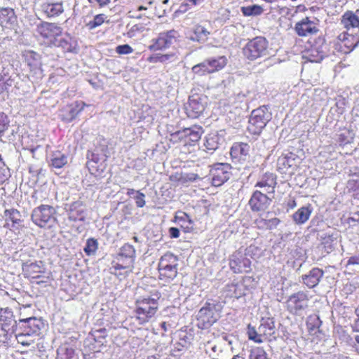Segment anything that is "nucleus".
<instances>
[{
    "instance_id": "f257e3e1",
    "label": "nucleus",
    "mask_w": 359,
    "mask_h": 359,
    "mask_svg": "<svg viewBox=\"0 0 359 359\" xmlns=\"http://www.w3.org/2000/svg\"><path fill=\"white\" fill-rule=\"evenodd\" d=\"M135 254V249L132 245L124 244L119 252L113 257L109 269V273L120 280L126 279L133 272Z\"/></svg>"
},
{
    "instance_id": "f03ea898",
    "label": "nucleus",
    "mask_w": 359,
    "mask_h": 359,
    "mask_svg": "<svg viewBox=\"0 0 359 359\" xmlns=\"http://www.w3.org/2000/svg\"><path fill=\"white\" fill-rule=\"evenodd\" d=\"M160 297V294L156 292L151 296H142L135 299L133 313L140 325H144L156 317L159 310Z\"/></svg>"
},
{
    "instance_id": "7ed1b4c3",
    "label": "nucleus",
    "mask_w": 359,
    "mask_h": 359,
    "mask_svg": "<svg viewBox=\"0 0 359 359\" xmlns=\"http://www.w3.org/2000/svg\"><path fill=\"white\" fill-rule=\"evenodd\" d=\"M223 309L221 302L212 300L206 302L200 309L196 317V325L200 329H208L215 323Z\"/></svg>"
},
{
    "instance_id": "20e7f679",
    "label": "nucleus",
    "mask_w": 359,
    "mask_h": 359,
    "mask_svg": "<svg viewBox=\"0 0 359 359\" xmlns=\"http://www.w3.org/2000/svg\"><path fill=\"white\" fill-rule=\"evenodd\" d=\"M158 270L160 280L170 282L178 273V257L170 252L165 253L159 259Z\"/></svg>"
},
{
    "instance_id": "39448f33",
    "label": "nucleus",
    "mask_w": 359,
    "mask_h": 359,
    "mask_svg": "<svg viewBox=\"0 0 359 359\" xmlns=\"http://www.w3.org/2000/svg\"><path fill=\"white\" fill-rule=\"evenodd\" d=\"M63 29L57 23L41 22L36 26L38 37L47 46H56L58 38L62 34Z\"/></svg>"
},
{
    "instance_id": "423d86ee",
    "label": "nucleus",
    "mask_w": 359,
    "mask_h": 359,
    "mask_svg": "<svg viewBox=\"0 0 359 359\" xmlns=\"http://www.w3.org/2000/svg\"><path fill=\"white\" fill-rule=\"evenodd\" d=\"M202 134V127L194 125L171 133L170 142L173 144L181 143L184 146H194L200 140Z\"/></svg>"
},
{
    "instance_id": "0eeeda50",
    "label": "nucleus",
    "mask_w": 359,
    "mask_h": 359,
    "mask_svg": "<svg viewBox=\"0 0 359 359\" xmlns=\"http://www.w3.org/2000/svg\"><path fill=\"white\" fill-rule=\"evenodd\" d=\"M270 118L271 114L266 106L252 110L248 121V131L254 135H259Z\"/></svg>"
},
{
    "instance_id": "6e6552de",
    "label": "nucleus",
    "mask_w": 359,
    "mask_h": 359,
    "mask_svg": "<svg viewBox=\"0 0 359 359\" xmlns=\"http://www.w3.org/2000/svg\"><path fill=\"white\" fill-rule=\"evenodd\" d=\"M269 41L264 36H256L250 40L243 48L245 57L251 61L265 57L268 54Z\"/></svg>"
},
{
    "instance_id": "1a4fd4ad",
    "label": "nucleus",
    "mask_w": 359,
    "mask_h": 359,
    "mask_svg": "<svg viewBox=\"0 0 359 359\" xmlns=\"http://www.w3.org/2000/svg\"><path fill=\"white\" fill-rule=\"evenodd\" d=\"M56 210L49 205H41L32 213V222L40 228L50 227L56 221Z\"/></svg>"
},
{
    "instance_id": "9d476101",
    "label": "nucleus",
    "mask_w": 359,
    "mask_h": 359,
    "mask_svg": "<svg viewBox=\"0 0 359 359\" xmlns=\"http://www.w3.org/2000/svg\"><path fill=\"white\" fill-rule=\"evenodd\" d=\"M358 43V34H351L348 32H343L334 40L333 47L338 52L346 54L351 52Z\"/></svg>"
},
{
    "instance_id": "9b49d317",
    "label": "nucleus",
    "mask_w": 359,
    "mask_h": 359,
    "mask_svg": "<svg viewBox=\"0 0 359 359\" xmlns=\"http://www.w3.org/2000/svg\"><path fill=\"white\" fill-rule=\"evenodd\" d=\"M309 301L308 294L299 291L289 296L285 302L286 309L291 314L299 315L308 307Z\"/></svg>"
},
{
    "instance_id": "f8f14e48",
    "label": "nucleus",
    "mask_w": 359,
    "mask_h": 359,
    "mask_svg": "<svg viewBox=\"0 0 359 359\" xmlns=\"http://www.w3.org/2000/svg\"><path fill=\"white\" fill-rule=\"evenodd\" d=\"M177 36V32L175 29L161 32L156 38L151 40L148 49L153 52L168 49L176 42Z\"/></svg>"
},
{
    "instance_id": "ddd939ff",
    "label": "nucleus",
    "mask_w": 359,
    "mask_h": 359,
    "mask_svg": "<svg viewBox=\"0 0 359 359\" xmlns=\"http://www.w3.org/2000/svg\"><path fill=\"white\" fill-rule=\"evenodd\" d=\"M231 169L229 163H217L212 165L210 170L212 184L220 187L224 184L230 178Z\"/></svg>"
},
{
    "instance_id": "4468645a",
    "label": "nucleus",
    "mask_w": 359,
    "mask_h": 359,
    "mask_svg": "<svg viewBox=\"0 0 359 359\" xmlns=\"http://www.w3.org/2000/svg\"><path fill=\"white\" fill-rule=\"evenodd\" d=\"M229 267L234 273H247L252 271V262L241 252H235L229 258Z\"/></svg>"
},
{
    "instance_id": "2eb2a0df",
    "label": "nucleus",
    "mask_w": 359,
    "mask_h": 359,
    "mask_svg": "<svg viewBox=\"0 0 359 359\" xmlns=\"http://www.w3.org/2000/svg\"><path fill=\"white\" fill-rule=\"evenodd\" d=\"M297 168V156L296 154L290 152L278 157L277 170L280 173L285 175H292Z\"/></svg>"
},
{
    "instance_id": "dca6fc26",
    "label": "nucleus",
    "mask_w": 359,
    "mask_h": 359,
    "mask_svg": "<svg viewBox=\"0 0 359 359\" xmlns=\"http://www.w3.org/2000/svg\"><path fill=\"white\" fill-rule=\"evenodd\" d=\"M205 102L202 96L194 94L189 97L185 106L186 114L189 118H196L199 117L205 109Z\"/></svg>"
},
{
    "instance_id": "f3484780",
    "label": "nucleus",
    "mask_w": 359,
    "mask_h": 359,
    "mask_svg": "<svg viewBox=\"0 0 359 359\" xmlns=\"http://www.w3.org/2000/svg\"><path fill=\"white\" fill-rule=\"evenodd\" d=\"M294 30L299 36L316 34L319 32L318 20H311L309 17L302 18L294 26Z\"/></svg>"
},
{
    "instance_id": "a211bd4d",
    "label": "nucleus",
    "mask_w": 359,
    "mask_h": 359,
    "mask_svg": "<svg viewBox=\"0 0 359 359\" xmlns=\"http://www.w3.org/2000/svg\"><path fill=\"white\" fill-rule=\"evenodd\" d=\"M27 276L32 279H41L37 283H47L50 280V273L46 271L42 262L32 263L26 267Z\"/></svg>"
},
{
    "instance_id": "6ab92c4d",
    "label": "nucleus",
    "mask_w": 359,
    "mask_h": 359,
    "mask_svg": "<svg viewBox=\"0 0 359 359\" xmlns=\"http://www.w3.org/2000/svg\"><path fill=\"white\" fill-rule=\"evenodd\" d=\"M271 199L260 191H255L248 202L252 212H260L266 210L270 205Z\"/></svg>"
},
{
    "instance_id": "aec40b11",
    "label": "nucleus",
    "mask_w": 359,
    "mask_h": 359,
    "mask_svg": "<svg viewBox=\"0 0 359 359\" xmlns=\"http://www.w3.org/2000/svg\"><path fill=\"white\" fill-rule=\"evenodd\" d=\"M250 146L248 143L236 142H234L230 149V155L235 162H245L249 156Z\"/></svg>"
},
{
    "instance_id": "412c9836",
    "label": "nucleus",
    "mask_w": 359,
    "mask_h": 359,
    "mask_svg": "<svg viewBox=\"0 0 359 359\" xmlns=\"http://www.w3.org/2000/svg\"><path fill=\"white\" fill-rule=\"evenodd\" d=\"M17 25V17L14 10L11 8H0V26L3 30L15 29Z\"/></svg>"
},
{
    "instance_id": "4be33fe9",
    "label": "nucleus",
    "mask_w": 359,
    "mask_h": 359,
    "mask_svg": "<svg viewBox=\"0 0 359 359\" xmlns=\"http://www.w3.org/2000/svg\"><path fill=\"white\" fill-rule=\"evenodd\" d=\"M86 104L83 101H76L68 104L62 110V120L66 122H71L82 111Z\"/></svg>"
},
{
    "instance_id": "5701e85b",
    "label": "nucleus",
    "mask_w": 359,
    "mask_h": 359,
    "mask_svg": "<svg viewBox=\"0 0 359 359\" xmlns=\"http://www.w3.org/2000/svg\"><path fill=\"white\" fill-rule=\"evenodd\" d=\"M106 159L102 161L99 154L92 152L89 161L87 163L88 168L90 172L95 176H100L106 169Z\"/></svg>"
},
{
    "instance_id": "b1692460",
    "label": "nucleus",
    "mask_w": 359,
    "mask_h": 359,
    "mask_svg": "<svg viewBox=\"0 0 359 359\" xmlns=\"http://www.w3.org/2000/svg\"><path fill=\"white\" fill-rule=\"evenodd\" d=\"M277 184V177L275 174L266 172L255 184V187L264 188L268 194H274Z\"/></svg>"
},
{
    "instance_id": "393cba45",
    "label": "nucleus",
    "mask_w": 359,
    "mask_h": 359,
    "mask_svg": "<svg viewBox=\"0 0 359 359\" xmlns=\"http://www.w3.org/2000/svg\"><path fill=\"white\" fill-rule=\"evenodd\" d=\"M323 274V270L317 267L313 268L308 274L302 276L303 283L308 287L313 288L319 283Z\"/></svg>"
},
{
    "instance_id": "a878e982",
    "label": "nucleus",
    "mask_w": 359,
    "mask_h": 359,
    "mask_svg": "<svg viewBox=\"0 0 359 359\" xmlns=\"http://www.w3.org/2000/svg\"><path fill=\"white\" fill-rule=\"evenodd\" d=\"M68 219L72 222L83 221L85 219L84 205L82 201L73 202L68 211Z\"/></svg>"
},
{
    "instance_id": "bb28decb",
    "label": "nucleus",
    "mask_w": 359,
    "mask_h": 359,
    "mask_svg": "<svg viewBox=\"0 0 359 359\" xmlns=\"http://www.w3.org/2000/svg\"><path fill=\"white\" fill-rule=\"evenodd\" d=\"M264 341L271 340V337L275 333V322L272 318H262L260 325L258 327Z\"/></svg>"
},
{
    "instance_id": "cd10ccee",
    "label": "nucleus",
    "mask_w": 359,
    "mask_h": 359,
    "mask_svg": "<svg viewBox=\"0 0 359 359\" xmlns=\"http://www.w3.org/2000/svg\"><path fill=\"white\" fill-rule=\"evenodd\" d=\"M43 325L42 321L36 318H24V336L38 334Z\"/></svg>"
},
{
    "instance_id": "c85d7f7f",
    "label": "nucleus",
    "mask_w": 359,
    "mask_h": 359,
    "mask_svg": "<svg viewBox=\"0 0 359 359\" xmlns=\"http://www.w3.org/2000/svg\"><path fill=\"white\" fill-rule=\"evenodd\" d=\"M174 222H177L185 233L190 232L192 230L193 220L185 212L177 211L174 217Z\"/></svg>"
},
{
    "instance_id": "c756f323",
    "label": "nucleus",
    "mask_w": 359,
    "mask_h": 359,
    "mask_svg": "<svg viewBox=\"0 0 359 359\" xmlns=\"http://www.w3.org/2000/svg\"><path fill=\"white\" fill-rule=\"evenodd\" d=\"M311 212L312 208L310 204L301 207L292 215V219L296 224H303L309 219Z\"/></svg>"
},
{
    "instance_id": "7c9ffc66",
    "label": "nucleus",
    "mask_w": 359,
    "mask_h": 359,
    "mask_svg": "<svg viewBox=\"0 0 359 359\" xmlns=\"http://www.w3.org/2000/svg\"><path fill=\"white\" fill-rule=\"evenodd\" d=\"M210 74L222 70L227 65V58L222 55L205 60Z\"/></svg>"
},
{
    "instance_id": "2f4dec72",
    "label": "nucleus",
    "mask_w": 359,
    "mask_h": 359,
    "mask_svg": "<svg viewBox=\"0 0 359 359\" xmlns=\"http://www.w3.org/2000/svg\"><path fill=\"white\" fill-rule=\"evenodd\" d=\"M280 220L277 217L266 219L259 217L255 219V224L257 229L261 230H272L277 227Z\"/></svg>"
},
{
    "instance_id": "473e14b6",
    "label": "nucleus",
    "mask_w": 359,
    "mask_h": 359,
    "mask_svg": "<svg viewBox=\"0 0 359 359\" xmlns=\"http://www.w3.org/2000/svg\"><path fill=\"white\" fill-rule=\"evenodd\" d=\"M209 34L210 32L205 27L196 25L191 32L190 39L194 41L203 42L208 39Z\"/></svg>"
},
{
    "instance_id": "72a5a7b5",
    "label": "nucleus",
    "mask_w": 359,
    "mask_h": 359,
    "mask_svg": "<svg viewBox=\"0 0 359 359\" xmlns=\"http://www.w3.org/2000/svg\"><path fill=\"white\" fill-rule=\"evenodd\" d=\"M170 180L175 183L185 184L189 182H194L198 178L197 174L187 172H176L170 176Z\"/></svg>"
},
{
    "instance_id": "f704fd0d",
    "label": "nucleus",
    "mask_w": 359,
    "mask_h": 359,
    "mask_svg": "<svg viewBox=\"0 0 359 359\" xmlns=\"http://www.w3.org/2000/svg\"><path fill=\"white\" fill-rule=\"evenodd\" d=\"M43 11L48 17L58 16L63 13V4L62 2L46 3L43 6Z\"/></svg>"
},
{
    "instance_id": "c9c22d12",
    "label": "nucleus",
    "mask_w": 359,
    "mask_h": 359,
    "mask_svg": "<svg viewBox=\"0 0 359 359\" xmlns=\"http://www.w3.org/2000/svg\"><path fill=\"white\" fill-rule=\"evenodd\" d=\"M56 46L61 47L65 53H76L79 50L77 41L70 37L58 40Z\"/></svg>"
},
{
    "instance_id": "e433bc0d",
    "label": "nucleus",
    "mask_w": 359,
    "mask_h": 359,
    "mask_svg": "<svg viewBox=\"0 0 359 359\" xmlns=\"http://www.w3.org/2000/svg\"><path fill=\"white\" fill-rule=\"evenodd\" d=\"M324 50H318L313 48L306 47L304 51V57L311 62H319L324 57Z\"/></svg>"
},
{
    "instance_id": "4c0bfd02",
    "label": "nucleus",
    "mask_w": 359,
    "mask_h": 359,
    "mask_svg": "<svg viewBox=\"0 0 359 359\" xmlns=\"http://www.w3.org/2000/svg\"><path fill=\"white\" fill-rule=\"evenodd\" d=\"M6 221L8 226L15 227L20 222L21 215L17 210H6L4 212Z\"/></svg>"
},
{
    "instance_id": "58836bf2",
    "label": "nucleus",
    "mask_w": 359,
    "mask_h": 359,
    "mask_svg": "<svg viewBox=\"0 0 359 359\" xmlns=\"http://www.w3.org/2000/svg\"><path fill=\"white\" fill-rule=\"evenodd\" d=\"M12 313L7 309H0V328L6 331L9 330L10 326L13 322Z\"/></svg>"
},
{
    "instance_id": "ea45409f",
    "label": "nucleus",
    "mask_w": 359,
    "mask_h": 359,
    "mask_svg": "<svg viewBox=\"0 0 359 359\" xmlns=\"http://www.w3.org/2000/svg\"><path fill=\"white\" fill-rule=\"evenodd\" d=\"M67 163V157L65 154L57 151L53 154L50 165L55 168H62Z\"/></svg>"
},
{
    "instance_id": "a19ab883",
    "label": "nucleus",
    "mask_w": 359,
    "mask_h": 359,
    "mask_svg": "<svg viewBox=\"0 0 359 359\" xmlns=\"http://www.w3.org/2000/svg\"><path fill=\"white\" fill-rule=\"evenodd\" d=\"M228 290L231 292L230 297L238 299L245 294V289L238 283H232L227 285Z\"/></svg>"
},
{
    "instance_id": "79ce46f5",
    "label": "nucleus",
    "mask_w": 359,
    "mask_h": 359,
    "mask_svg": "<svg viewBox=\"0 0 359 359\" xmlns=\"http://www.w3.org/2000/svg\"><path fill=\"white\" fill-rule=\"evenodd\" d=\"M320 245L324 252L329 254L334 249L335 239L332 235H326L322 238Z\"/></svg>"
},
{
    "instance_id": "37998d69",
    "label": "nucleus",
    "mask_w": 359,
    "mask_h": 359,
    "mask_svg": "<svg viewBox=\"0 0 359 359\" xmlns=\"http://www.w3.org/2000/svg\"><path fill=\"white\" fill-rule=\"evenodd\" d=\"M241 12L244 16H252V15H259L263 13V8L261 6L254 4L248 6H242Z\"/></svg>"
},
{
    "instance_id": "c03bdc74",
    "label": "nucleus",
    "mask_w": 359,
    "mask_h": 359,
    "mask_svg": "<svg viewBox=\"0 0 359 359\" xmlns=\"http://www.w3.org/2000/svg\"><path fill=\"white\" fill-rule=\"evenodd\" d=\"M247 335L249 340L253 341L255 343L261 344L264 341L262 334L251 324H249L247 327Z\"/></svg>"
},
{
    "instance_id": "a18cd8bd",
    "label": "nucleus",
    "mask_w": 359,
    "mask_h": 359,
    "mask_svg": "<svg viewBox=\"0 0 359 359\" xmlns=\"http://www.w3.org/2000/svg\"><path fill=\"white\" fill-rule=\"evenodd\" d=\"M25 60L31 69L36 68L41 65L39 55L33 51H29L26 53Z\"/></svg>"
},
{
    "instance_id": "49530a36",
    "label": "nucleus",
    "mask_w": 359,
    "mask_h": 359,
    "mask_svg": "<svg viewBox=\"0 0 359 359\" xmlns=\"http://www.w3.org/2000/svg\"><path fill=\"white\" fill-rule=\"evenodd\" d=\"M192 72L198 76H203L210 74V72L208 67L205 60L195 65L191 68Z\"/></svg>"
},
{
    "instance_id": "de8ad7c7",
    "label": "nucleus",
    "mask_w": 359,
    "mask_h": 359,
    "mask_svg": "<svg viewBox=\"0 0 359 359\" xmlns=\"http://www.w3.org/2000/svg\"><path fill=\"white\" fill-rule=\"evenodd\" d=\"M173 54L155 53L149 56L147 61L150 63H165L173 56Z\"/></svg>"
},
{
    "instance_id": "09e8293b",
    "label": "nucleus",
    "mask_w": 359,
    "mask_h": 359,
    "mask_svg": "<svg viewBox=\"0 0 359 359\" xmlns=\"http://www.w3.org/2000/svg\"><path fill=\"white\" fill-rule=\"evenodd\" d=\"M325 40L323 36L311 37L307 41L308 48H313L318 50H324L323 46H325Z\"/></svg>"
},
{
    "instance_id": "8fccbe9b",
    "label": "nucleus",
    "mask_w": 359,
    "mask_h": 359,
    "mask_svg": "<svg viewBox=\"0 0 359 359\" xmlns=\"http://www.w3.org/2000/svg\"><path fill=\"white\" fill-rule=\"evenodd\" d=\"M249 359H269L262 347H255L250 351Z\"/></svg>"
},
{
    "instance_id": "3c124183",
    "label": "nucleus",
    "mask_w": 359,
    "mask_h": 359,
    "mask_svg": "<svg viewBox=\"0 0 359 359\" xmlns=\"http://www.w3.org/2000/svg\"><path fill=\"white\" fill-rule=\"evenodd\" d=\"M105 18L106 17L104 14H97L94 16L92 20L89 21L86 24V27L90 30L94 29L97 27L102 25L104 23Z\"/></svg>"
},
{
    "instance_id": "603ef678",
    "label": "nucleus",
    "mask_w": 359,
    "mask_h": 359,
    "mask_svg": "<svg viewBox=\"0 0 359 359\" xmlns=\"http://www.w3.org/2000/svg\"><path fill=\"white\" fill-rule=\"evenodd\" d=\"M9 126L10 121L8 116L4 112H0V138L8 130Z\"/></svg>"
},
{
    "instance_id": "864d4df0",
    "label": "nucleus",
    "mask_w": 359,
    "mask_h": 359,
    "mask_svg": "<svg viewBox=\"0 0 359 359\" xmlns=\"http://www.w3.org/2000/svg\"><path fill=\"white\" fill-rule=\"evenodd\" d=\"M97 246L98 243L96 239L93 238H88L84 248V252L87 255H93L96 252Z\"/></svg>"
},
{
    "instance_id": "5fc2aeb1",
    "label": "nucleus",
    "mask_w": 359,
    "mask_h": 359,
    "mask_svg": "<svg viewBox=\"0 0 359 359\" xmlns=\"http://www.w3.org/2000/svg\"><path fill=\"white\" fill-rule=\"evenodd\" d=\"M217 139L218 138L217 137V136H215V135H213V136L209 135V136L206 137L205 141L204 143V146L206 148V149L210 150V151L216 150L219 145Z\"/></svg>"
},
{
    "instance_id": "6e6d98bb",
    "label": "nucleus",
    "mask_w": 359,
    "mask_h": 359,
    "mask_svg": "<svg viewBox=\"0 0 359 359\" xmlns=\"http://www.w3.org/2000/svg\"><path fill=\"white\" fill-rule=\"evenodd\" d=\"M347 104V101L346 98L342 96H340L335 103V107L337 108L336 111L338 114H343L345 111V108Z\"/></svg>"
},
{
    "instance_id": "4d7b16f0",
    "label": "nucleus",
    "mask_w": 359,
    "mask_h": 359,
    "mask_svg": "<svg viewBox=\"0 0 359 359\" xmlns=\"http://www.w3.org/2000/svg\"><path fill=\"white\" fill-rule=\"evenodd\" d=\"M116 52L119 55H128L133 52V48L128 44L119 45L116 48Z\"/></svg>"
},
{
    "instance_id": "13d9d810",
    "label": "nucleus",
    "mask_w": 359,
    "mask_h": 359,
    "mask_svg": "<svg viewBox=\"0 0 359 359\" xmlns=\"http://www.w3.org/2000/svg\"><path fill=\"white\" fill-rule=\"evenodd\" d=\"M10 177V171L6 165L0 167V184H4Z\"/></svg>"
},
{
    "instance_id": "bf43d9fd",
    "label": "nucleus",
    "mask_w": 359,
    "mask_h": 359,
    "mask_svg": "<svg viewBox=\"0 0 359 359\" xmlns=\"http://www.w3.org/2000/svg\"><path fill=\"white\" fill-rule=\"evenodd\" d=\"M142 29L140 25H134L128 30L126 35L129 38L135 37L137 33L142 31Z\"/></svg>"
},
{
    "instance_id": "052dcab7",
    "label": "nucleus",
    "mask_w": 359,
    "mask_h": 359,
    "mask_svg": "<svg viewBox=\"0 0 359 359\" xmlns=\"http://www.w3.org/2000/svg\"><path fill=\"white\" fill-rule=\"evenodd\" d=\"M89 4L93 6H98L99 8H104L108 6L111 0H88Z\"/></svg>"
},
{
    "instance_id": "680f3d73",
    "label": "nucleus",
    "mask_w": 359,
    "mask_h": 359,
    "mask_svg": "<svg viewBox=\"0 0 359 359\" xmlns=\"http://www.w3.org/2000/svg\"><path fill=\"white\" fill-rule=\"evenodd\" d=\"M136 193L137 196L135 198L136 205L138 208H143L145 205V195L140 191H137Z\"/></svg>"
},
{
    "instance_id": "e2e57ef3",
    "label": "nucleus",
    "mask_w": 359,
    "mask_h": 359,
    "mask_svg": "<svg viewBox=\"0 0 359 359\" xmlns=\"http://www.w3.org/2000/svg\"><path fill=\"white\" fill-rule=\"evenodd\" d=\"M107 332L106 328H100L96 330L94 332L95 340L98 341L100 339H105L107 335Z\"/></svg>"
},
{
    "instance_id": "0e129e2a",
    "label": "nucleus",
    "mask_w": 359,
    "mask_h": 359,
    "mask_svg": "<svg viewBox=\"0 0 359 359\" xmlns=\"http://www.w3.org/2000/svg\"><path fill=\"white\" fill-rule=\"evenodd\" d=\"M147 9V7H144L143 6H140L137 7L136 11H145ZM129 16L130 18H141L140 15H138V14L135 13V11H129Z\"/></svg>"
},
{
    "instance_id": "69168bd1",
    "label": "nucleus",
    "mask_w": 359,
    "mask_h": 359,
    "mask_svg": "<svg viewBox=\"0 0 359 359\" xmlns=\"http://www.w3.org/2000/svg\"><path fill=\"white\" fill-rule=\"evenodd\" d=\"M169 235L171 238H177L180 237V231L176 227H170L168 229Z\"/></svg>"
},
{
    "instance_id": "338daca9",
    "label": "nucleus",
    "mask_w": 359,
    "mask_h": 359,
    "mask_svg": "<svg viewBox=\"0 0 359 359\" xmlns=\"http://www.w3.org/2000/svg\"><path fill=\"white\" fill-rule=\"evenodd\" d=\"M359 255L358 256H352L347 261V265H358Z\"/></svg>"
},
{
    "instance_id": "774afa93",
    "label": "nucleus",
    "mask_w": 359,
    "mask_h": 359,
    "mask_svg": "<svg viewBox=\"0 0 359 359\" xmlns=\"http://www.w3.org/2000/svg\"><path fill=\"white\" fill-rule=\"evenodd\" d=\"M297 205L296 200L294 198H291L287 203V207L290 209H293Z\"/></svg>"
}]
</instances>
